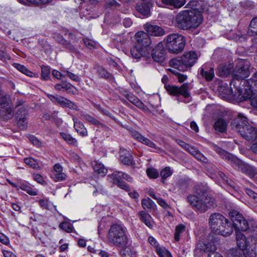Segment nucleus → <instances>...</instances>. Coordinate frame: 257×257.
<instances>
[{
  "label": "nucleus",
  "instance_id": "f257e3e1",
  "mask_svg": "<svg viewBox=\"0 0 257 257\" xmlns=\"http://www.w3.org/2000/svg\"><path fill=\"white\" fill-rule=\"evenodd\" d=\"M250 63L247 60L240 59L238 61L230 82V89L227 90L230 97L240 100L243 92L242 81L249 74Z\"/></svg>",
  "mask_w": 257,
  "mask_h": 257
},
{
  "label": "nucleus",
  "instance_id": "f03ea898",
  "mask_svg": "<svg viewBox=\"0 0 257 257\" xmlns=\"http://www.w3.org/2000/svg\"><path fill=\"white\" fill-rule=\"evenodd\" d=\"M187 202L198 214L203 213L209 208L216 206L215 199L207 194L206 190L199 186L193 188V194L186 198Z\"/></svg>",
  "mask_w": 257,
  "mask_h": 257
},
{
  "label": "nucleus",
  "instance_id": "7ed1b4c3",
  "mask_svg": "<svg viewBox=\"0 0 257 257\" xmlns=\"http://www.w3.org/2000/svg\"><path fill=\"white\" fill-rule=\"evenodd\" d=\"M106 239L109 245L121 248L120 253L122 257H128L129 255H127L128 252L127 247L129 237L125 227L118 224H112L108 229Z\"/></svg>",
  "mask_w": 257,
  "mask_h": 257
},
{
  "label": "nucleus",
  "instance_id": "20e7f679",
  "mask_svg": "<svg viewBox=\"0 0 257 257\" xmlns=\"http://www.w3.org/2000/svg\"><path fill=\"white\" fill-rule=\"evenodd\" d=\"M229 216L235 230L236 243L238 249H247L249 242L241 231H247L249 228V223L244 219L243 215L236 210H231L229 213Z\"/></svg>",
  "mask_w": 257,
  "mask_h": 257
},
{
  "label": "nucleus",
  "instance_id": "39448f33",
  "mask_svg": "<svg viewBox=\"0 0 257 257\" xmlns=\"http://www.w3.org/2000/svg\"><path fill=\"white\" fill-rule=\"evenodd\" d=\"M203 17L200 13L188 10L180 12L176 16V26L179 29L187 30L197 28L202 23Z\"/></svg>",
  "mask_w": 257,
  "mask_h": 257
},
{
  "label": "nucleus",
  "instance_id": "423d86ee",
  "mask_svg": "<svg viewBox=\"0 0 257 257\" xmlns=\"http://www.w3.org/2000/svg\"><path fill=\"white\" fill-rule=\"evenodd\" d=\"M209 224L212 231L224 236H229L233 232V225L221 214L214 213L210 215Z\"/></svg>",
  "mask_w": 257,
  "mask_h": 257
},
{
  "label": "nucleus",
  "instance_id": "0eeeda50",
  "mask_svg": "<svg viewBox=\"0 0 257 257\" xmlns=\"http://www.w3.org/2000/svg\"><path fill=\"white\" fill-rule=\"evenodd\" d=\"M166 48L170 53L178 54L181 52L185 47V37L178 33H172L167 36L164 40Z\"/></svg>",
  "mask_w": 257,
  "mask_h": 257
},
{
  "label": "nucleus",
  "instance_id": "6e6552de",
  "mask_svg": "<svg viewBox=\"0 0 257 257\" xmlns=\"http://www.w3.org/2000/svg\"><path fill=\"white\" fill-rule=\"evenodd\" d=\"M197 59V56L194 51L184 54L181 57L170 60V65L181 71H185L191 67Z\"/></svg>",
  "mask_w": 257,
  "mask_h": 257
},
{
  "label": "nucleus",
  "instance_id": "1a4fd4ad",
  "mask_svg": "<svg viewBox=\"0 0 257 257\" xmlns=\"http://www.w3.org/2000/svg\"><path fill=\"white\" fill-rule=\"evenodd\" d=\"M216 247L211 242L205 243L199 241L194 249L195 257H200L203 253H208L207 257H223L220 253L216 251Z\"/></svg>",
  "mask_w": 257,
  "mask_h": 257
},
{
  "label": "nucleus",
  "instance_id": "9d476101",
  "mask_svg": "<svg viewBox=\"0 0 257 257\" xmlns=\"http://www.w3.org/2000/svg\"><path fill=\"white\" fill-rule=\"evenodd\" d=\"M10 96H5L0 99V120L7 121L14 116V112L11 107Z\"/></svg>",
  "mask_w": 257,
  "mask_h": 257
},
{
  "label": "nucleus",
  "instance_id": "9b49d317",
  "mask_svg": "<svg viewBox=\"0 0 257 257\" xmlns=\"http://www.w3.org/2000/svg\"><path fill=\"white\" fill-rule=\"evenodd\" d=\"M242 83L243 92L240 98V101L246 100V99L250 98L254 87L257 88V71L252 75L250 79L244 80Z\"/></svg>",
  "mask_w": 257,
  "mask_h": 257
},
{
  "label": "nucleus",
  "instance_id": "f8f14e48",
  "mask_svg": "<svg viewBox=\"0 0 257 257\" xmlns=\"http://www.w3.org/2000/svg\"><path fill=\"white\" fill-rule=\"evenodd\" d=\"M237 162L234 169L248 176L249 177H253L257 174V168L255 167L247 164L241 160L238 159L236 160Z\"/></svg>",
  "mask_w": 257,
  "mask_h": 257
},
{
  "label": "nucleus",
  "instance_id": "ddd939ff",
  "mask_svg": "<svg viewBox=\"0 0 257 257\" xmlns=\"http://www.w3.org/2000/svg\"><path fill=\"white\" fill-rule=\"evenodd\" d=\"M135 37L137 46L142 48L143 49L146 48L147 51L150 53L151 50L150 47L151 40L148 34L143 32H138L136 34Z\"/></svg>",
  "mask_w": 257,
  "mask_h": 257
},
{
  "label": "nucleus",
  "instance_id": "4468645a",
  "mask_svg": "<svg viewBox=\"0 0 257 257\" xmlns=\"http://www.w3.org/2000/svg\"><path fill=\"white\" fill-rule=\"evenodd\" d=\"M153 7V3L149 0H143L136 4L135 9L137 12L143 18H148L151 16V8Z\"/></svg>",
  "mask_w": 257,
  "mask_h": 257
},
{
  "label": "nucleus",
  "instance_id": "2eb2a0df",
  "mask_svg": "<svg viewBox=\"0 0 257 257\" xmlns=\"http://www.w3.org/2000/svg\"><path fill=\"white\" fill-rule=\"evenodd\" d=\"M188 88L187 83H184L180 87L171 85L166 86V89L170 94L175 96L182 95L185 98H188L190 96Z\"/></svg>",
  "mask_w": 257,
  "mask_h": 257
},
{
  "label": "nucleus",
  "instance_id": "dca6fc26",
  "mask_svg": "<svg viewBox=\"0 0 257 257\" xmlns=\"http://www.w3.org/2000/svg\"><path fill=\"white\" fill-rule=\"evenodd\" d=\"M122 174H123V172L115 171L111 175H108V179L113 184L117 185L120 188L126 191H130V188L129 186L122 180V179H123V177L121 176Z\"/></svg>",
  "mask_w": 257,
  "mask_h": 257
},
{
  "label": "nucleus",
  "instance_id": "f3484780",
  "mask_svg": "<svg viewBox=\"0 0 257 257\" xmlns=\"http://www.w3.org/2000/svg\"><path fill=\"white\" fill-rule=\"evenodd\" d=\"M239 134L244 139L249 141H254L257 138V128L249 123L245 127L239 128Z\"/></svg>",
  "mask_w": 257,
  "mask_h": 257
},
{
  "label": "nucleus",
  "instance_id": "a211bd4d",
  "mask_svg": "<svg viewBox=\"0 0 257 257\" xmlns=\"http://www.w3.org/2000/svg\"><path fill=\"white\" fill-rule=\"evenodd\" d=\"M28 115V111L23 107H21L16 111L15 116L20 129L24 130L27 127Z\"/></svg>",
  "mask_w": 257,
  "mask_h": 257
},
{
  "label": "nucleus",
  "instance_id": "6ab92c4d",
  "mask_svg": "<svg viewBox=\"0 0 257 257\" xmlns=\"http://www.w3.org/2000/svg\"><path fill=\"white\" fill-rule=\"evenodd\" d=\"M211 147L223 159L227 161L232 166L233 168L235 166L236 160L239 159L232 155L231 154L223 150L222 148L219 147L216 145L213 144Z\"/></svg>",
  "mask_w": 257,
  "mask_h": 257
},
{
  "label": "nucleus",
  "instance_id": "aec40b11",
  "mask_svg": "<svg viewBox=\"0 0 257 257\" xmlns=\"http://www.w3.org/2000/svg\"><path fill=\"white\" fill-rule=\"evenodd\" d=\"M166 50L164 48L163 44L159 43L153 50L152 54L153 60L159 63H162L165 59Z\"/></svg>",
  "mask_w": 257,
  "mask_h": 257
},
{
  "label": "nucleus",
  "instance_id": "412c9836",
  "mask_svg": "<svg viewBox=\"0 0 257 257\" xmlns=\"http://www.w3.org/2000/svg\"><path fill=\"white\" fill-rule=\"evenodd\" d=\"M144 29L148 36L160 37L165 35V31L160 26L147 23L144 26Z\"/></svg>",
  "mask_w": 257,
  "mask_h": 257
},
{
  "label": "nucleus",
  "instance_id": "4be33fe9",
  "mask_svg": "<svg viewBox=\"0 0 257 257\" xmlns=\"http://www.w3.org/2000/svg\"><path fill=\"white\" fill-rule=\"evenodd\" d=\"M81 119L95 125L96 127L101 128L105 131L108 132L110 131V128L109 127L88 114L82 113L81 114Z\"/></svg>",
  "mask_w": 257,
  "mask_h": 257
},
{
  "label": "nucleus",
  "instance_id": "5701e85b",
  "mask_svg": "<svg viewBox=\"0 0 257 257\" xmlns=\"http://www.w3.org/2000/svg\"><path fill=\"white\" fill-rule=\"evenodd\" d=\"M247 124H248L247 118L239 113L237 116L231 121V126L233 129L239 133V128L245 127Z\"/></svg>",
  "mask_w": 257,
  "mask_h": 257
},
{
  "label": "nucleus",
  "instance_id": "b1692460",
  "mask_svg": "<svg viewBox=\"0 0 257 257\" xmlns=\"http://www.w3.org/2000/svg\"><path fill=\"white\" fill-rule=\"evenodd\" d=\"M216 176L219 177L223 182L227 185V189L230 190L238 191L239 187L238 185L231 179L228 177L223 172L218 171L216 172Z\"/></svg>",
  "mask_w": 257,
  "mask_h": 257
},
{
  "label": "nucleus",
  "instance_id": "393cba45",
  "mask_svg": "<svg viewBox=\"0 0 257 257\" xmlns=\"http://www.w3.org/2000/svg\"><path fill=\"white\" fill-rule=\"evenodd\" d=\"M119 160L124 165L131 166L134 164V159L132 154L129 151L124 148L120 149Z\"/></svg>",
  "mask_w": 257,
  "mask_h": 257
},
{
  "label": "nucleus",
  "instance_id": "a878e982",
  "mask_svg": "<svg viewBox=\"0 0 257 257\" xmlns=\"http://www.w3.org/2000/svg\"><path fill=\"white\" fill-rule=\"evenodd\" d=\"M97 74L99 77L108 80L111 84L115 83L113 76L102 66H98L96 68Z\"/></svg>",
  "mask_w": 257,
  "mask_h": 257
},
{
  "label": "nucleus",
  "instance_id": "bb28decb",
  "mask_svg": "<svg viewBox=\"0 0 257 257\" xmlns=\"http://www.w3.org/2000/svg\"><path fill=\"white\" fill-rule=\"evenodd\" d=\"M131 53L132 57L136 59H139L142 57H148L150 53L147 51L146 48L143 49L142 48L137 46H135L131 48Z\"/></svg>",
  "mask_w": 257,
  "mask_h": 257
},
{
  "label": "nucleus",
  "instance_id": "cd10ccee",
  "mask_svg": "<svg viewBox=\"0 0 257 257\" xmlns=\"http://www.w3.org/2000/svg\"><path fill=\"white\" fill-rule=\"evenodd\" d=\"M73 120L74 127L77 133L83 137L87 136L88 132L84 124L75 117H73Z\"/></svg>",
  "mask_w": 257,
  "mask_h": 257
},
{
  "label": "nucleus",
  "instance_id": "c85d7f7f",
  "mask_svg": "<svg viewBox=\"0 0 257 257\" xmlns=\"http://www.w3.org/2000/svg\"><path fill=\"white\" fill-rule=\"evenodd\" d=\"M200 74L207 81H211L214 76V69L212 67L203 65L200 69Z\"/></svg>",
  "mask_w": 257,
  "mask_h": 257
},
{
  "label": "nucleus",
  "instance_id": "c756f323",
  "mask_svg": "<svg viewBox=\"0 0 257 257\" xmlns=\"http://www.w3.org/2000/svg\"><path fill=\"white\" fill-rule=\"evenodd\" d=\"M218 75L220 76H227L233 71V66L231 64H220L218 66Z\"/></svg>",
  "mask_w": 257,
  "mask_h": 257
},
{
  "label": "nucleus",
  "instance_id": "7c9ffc66",
  "mask_svg": "<svg viewBox=\"0 0 257 257\" xmlns=\"http://www.w3.org/2000/svg\"><path fill=\"white\" fill-rule=\"evenodd\" d=\"M202 1L201 0H192L190 1L186 6V8L190 9L188 10V11H194L197 13L201 14V11H203V9L202 8Z\"/></svg>",
  "mask_w": 257,
  "mask_h": 257
},
{
  "label": "nucleus",
  "instance_id": "2f4dec72",
  "mask_svg": "<svg viewBox=\"0 0 257 257\" xmlns=\"http://www.w3.org/2000/svg\"><path fill=\"white\" fill-rule=\"evenodd\" d=\"M227 126V122L223 118H218L215 122L213 128L216 133H224L226 131Z\"/></svg>",
  "mask_w": 257,
  "mask_h": 257
},
{
  "label": "nucleus",
  "instance_id": "473e14b6",
  "mask_svg": "<svg viewBox=\"0 0 257 257\" xmlns=\"http://www.w3.org/2000/svg\"><path fill=\"white\" fill-rule=\"evenodd\" d=\"M54 38L56 41L63 45L65 48L68 49L70 51L73 52L75 50L74 46L66 40L62 35H56Z\"/></svg>",
  "mask_w": 257,
  "mask_h": 257
},
{
  "label": "nucleus",
  "instance_id": "72a5a7b5",
  "mask_svg": "<svg viewBox=\"0 0 257 257\" xmlns=\"http://www.w3.org/2000/svg\"><path fill=\"white\" fill-rule=\"evenodd\" d=\"M141 220L144 222L148 227L152 228L153 227V223L152 221L151 215L145 211L139 212Z\"/></svg>",
  "mask_w": 257,
  "mask_h": 257
},
{
  "label": "nucleus",
  "instance_id": "f704fd0d",
  "mask_svg": "<svg viewBox=\"0 0 257 257\" xmlns=\"http://www.w3.org/2000/svg\"><path fill=\"white\" fill-rule=\"evenodd\" d=\"M127 100L132 104L144 111H146L147 109V106L133 93L131 94Z\"/></svg>",
  "mask_w": 257,
  "mask_h": 257
},
{
  "label": "nucleus",
  "instance_id": "c9c22d12",
  "mask_svg": "<svg viewBox=\"0 0 257 257\" xmlns=\"http://www.w3.org/2000/svg\"><path fill=\"white\" fill-rule=\"evenodd\" d=\"M47 97L53 103L58 104L62 107H64L65 103L67 99L66 98L58 95H54L52 94H48Z\"/></svg>",
  "mask_w": 257,
  "mask_h": 257
},
{
  "label": "nucleus",
  "instance_id": "e433bc0d",
  "mask_svg": "<svg viewBox=\"0 0 257 257\" xmlns=\"http://www.w3.org/2000/svg\"><path fill=\"white\" fill-rule=\"evenodd\" d=\"M61 137L69 145L77 147L78 145L77 141L76 139L73 138L70 134L61 132L60 133Z\"/></svg>",
  "mask_w": 257,
  "mask_h": 257
},
{
  "label": "nucleus",
  "instance_id": "4c0bfd02",
  "mask_svg": "<svg viewBox=\"0 0 257 257\" xmlns=\"http://www.w3.org/2000/svg\"><path fill=\"white\" fill-rule=\"evenodd\" d=\"M74 87L69 83L63 82L60 84H57L55 86L56 90L72 92Z\"/></svg>",
  "mask_w": 257,
  "mask_h": 257
},
{
  "label": "nucleus",
  "instance_id": "58836bf2",
  "mask_svg": "<svg viewBox=\"0 0 257 257\" xmlns=\"http://www.w3.org/2000/svg\"><path fill=\"white\" fill-rule=\"evenodd\" d=\"M93 169L95 172L97 173L101 176H104L107 170L101 163L96 162L93 166Z\"/></svg>",
  "mask_w": 257,
  "mask_h": 257
},
{
  "label": "nucleus",
  "instance_id": "ea45409f",
  "mask_svg": "<svg viewBox=\"0 0 257 257\" xmlns=\"http://www.w3.org/2000/svg\"><path fill=\"white\" fill-rule=\"evenodd\" d=\"M189 185V181L184 179H180L176 183L177 187L182 193H184L187 190Z\"/></svg>",
  "mask_w": 257,
  "mask_h": 257
},
{
  "label": "nucleus",
  "instance_id": "a19ab883",
  "mask_svg": "<svg viewBox=\"0 0 257 257\" xmlns=\"http://www.w3.org/2000/svg\"><path fill=\"white\" fill-rule=\"evenodd\" d=\"M162 2L167 5L174 7L180 8L184 5L185 0H162Z\"/></svg>",
  "mask_w": 257,
  "mask_h": 257
},
{
  "label": "nucleus",
  "instance_id": "79ce46f5",
  "mask_svg": "<svg viewBox=\"0 0 257 257\" xmlns=\"http://www.w3.org/2000/svg\"><path fill=\"white\" fill-rule=\"evenodd\" d=\"M114 42L117 47L123 48L128 43L127 38L124 35L118 36L115 39H114Z\"/></svg>",
  "mask_w": 257,
  "mask_h": 257
},
{
  "label": "nucleus",
  "instance_id": "37998d69",
  "mask_svg": "<svg viewBox=\"0 0 257 257\" xmlns=\"http://www.w3.org/2000/svg\"><path fill=\"white\" fill-rule=\"evenodd\" d=\"M140 143L150 148L155 149L157 150V152H162L163 151L161 148L157 146V145L154 142H153L148 138L145 137L144 136L143 137Z\"/></svg>",
  "mask_w": 257,
  "mask_h": 257
},
{
  "label": "nucleus",
  "instance_id": "c03bdc74",
  "mask_svg": "<svg viewBox=\"0 0 257 257\" xmlns=\"http://www.w3.org/2000/svg\"><path fill=\"white\" fill-rule=\"evenodd\" d=\"M142 205L143 208L148 211L154 208L155 204L150 198H144L142 200Z\"/></svg>",
  "mask_w": 257,
  "mask_h": 257
},
{
  "label": "nucleus",
  "instance_id": "a18cd8bd",
  "mask_svg": "<svg viewBox=\"0 0 257 257\" xmlns=\"http://www.w3.org/2000/svg\"><path fill=\"white\" fill-rule=\"evenodd\" d=\"M247 33L251 36L257 35V17L253 18L251 21Z\"/></svg>",
  "mask_w": 257,
  "mask_h": 257
},
{
  "label": "nucleus",
  "instance_id": "49530a36",
  "mask_svg": "<svg viewBox=\"0 0 257 257\" xmlns=\"http://www.w3.org/2000/svg\"><path fill=\"white\" fill-rule=\"evenodd\" d=\"M24 162L26 164L29 166L30 167L40 170L41 167L38 163L37 161L32 158H26L24 159Z\"/></svg>",
  "mask_w": 257,
  "mask_h": 257
},
{
  "label": "nucleus",
  "instance_id": "de8ad7c7",
  "mask_svg": "<svg viewBox=\"0 0 257 257\" xmlns=\"http://www.w3.org/2000/svg\"><path fill=\"white\" fill-rule=\"evenodd\" d=\"M19 188L22 190L26 191L29 195L35 196L37 195V191L34 190L30 186L26 184L22 183L19 185Z\"/></svg>",
  "mask_w": 257,
  "mask_h": 257
},
{
  "label": "nucleus",
  "instance_id": "09e8293b",
  "mask_svg": "<svg viewBox=\"0 0 257 257\" xmlns=\"http://www.w3.org/2000/svg\"><path fill=\"white\" fill-rule=\"evenodd\" d=\"M231 257H247L245 254L244 250L238 248H232L229 251Z\"/></svg>",
  "mask_w": 257,
  "mask_h": 257
},
{
  "label": "nucleus",
  "instance_id": "8fccbe9b",
  "mask_svg": "<svg viewBox=\"0 0 257 257\" xmlns=\"http://www.w3.org/2000/svg\"><path fill=\"white\" fill-rule=\"evenodd\" d=\"M185 226L183 224H180L176 227L174 238L176 241H179L180 240V234L185 231Z\"/></svg>",
  "mask_w": 257,
  "mask_h": 257
},
{
  "label": "nucleus",
  "instance_id": "3c124183",
  "mask_svg": "<svg viewBox=\"0 0 257 257\" xmlns=\"http://www.w3.org/2000/svg\"><path fill=\"white\" fill-rule=\"evenodd\" d=\"M50 69L49 67L42 66L41 67V79L44 80H47L50 78Z\"/></svg>",
  "mask_w": 257,
  "mask_h": 257
},
{
  "label": "nucleus",
  "instance_id": "603ef678",
  "mask_svg": "<svg viewBox=\"0 0 257 257\" xmlns=\"http://www.w3.org/2000/svg\"><path fill=\"white\" fill-rule=\"evenodd\" d=\"M51 177L55 181H62L65 180L66 175L63 172H51Z\"/></svg>",
  "mask_w": 257,
  "mask_h": 257
},
{
  "label": "nucleus",
  "instance_id": "864d4df0",
  "mask_svg": "<svg viewBox=\"0 0 257 257\" xmlns=\"http://www.w3.org/2000/svg\"><path fill=\"white\" fill-rule=\"evenodd\" d=\"M173 174V171L170 167H166L162 169L160 172V176L163 179H166L171 176Z\"/></svg>",
  "mask_w": 257,
  "mask_h": 257
},
{
  "label": "nucleus",
  "instance_id": "5fc2aeb1",
  "mask_svg": "<svg viewBox=\"0 0 257 257\" xmlns=\"http://www.w3.org/2000/svg\"><path fill=\"white\" fill-rule=\"evenodd\" d=\"M14 66L19 71L27 76H32V72L29 70L25 66L17 63H15Z\"/></svg>",
  "mask_w": 257,
  "mask_h": 257
},
{
  "label": "nucleus",
  "instance_id": "6e6d98bb",
  "mask_svg": "<svg viewBox=\"0 0 257 257\" xmlns=\"http://www.w3.org/2000/svg\"><path fill=\"white\" fill-rule=\"evenodd\" d=\"M59 227L67 232H71L73 231V227L69 222H63L59 224Z\"/></svg>",
  "mask_w": 257,
  "mask_h": 257
},
{
  "label": "nucleus",
  "instance_id": "4d7b16f0",
  "mask_svg": "<svg viewBox=\"0 0 257 257\" xmlns=\"http://www.w3.org/2000/svg\"><path fill=\"white\" fill-rule=\"evenodd\" d=\"M147 173L150 178L156 179L159 177V173L158 171L154 168H148L147 169Z\"/></svg>",
  "mask_w": 257,
  "mask_h": 257
},
{
  "label": "nucleus",
  "instance_id": "13d9d810",
  "mask_svg": "<svg viewBox=\"0 0 257 257\" xmlns=\"http://www.w3.org/2000/svg\"><path fill=\"white\" fill-rule=\"evenodd\" d=\"M4 47V44L2 42H0V60L2 61L10 60V57L3 50Z\"/></svg>",
  "mask_w": 257,
  "mask_h": 257
},
{
  "label": "nucleus",
  "instance_id": "bf43d9fd",
  "mask_svg": "<svg viewBox=\"0 0 257 257\" xmlns=\"http://www.w3.org/2000/svg\"><path fill=\"white\" fill-rule=\"evenodd\" d=\"M131 136L139 142H141L144 136L141 134L139 132L135 130H132L130 131Z\"/></svg>",
  "mask_w": 257,
  "mask_h": 257
},
{
  "label": "nucleus",
  "instance_id": "052dcab7",
  "mask_svg": "<svg viewBox=\"0 0 257 257\" xmlns=\"http://www.w3.org/2000/svg\"><path fill=\"white\" fill-rule=\"evenodd\" d=\"M63 72H64V73H66V74H65V76L68 77L71 80H72L74 81H76V82L80 81V78L77 75L75 74L68 70H63Z\"/></svg>",
  "mask_w": 257,
  "mask_h": 257
},
{
  "label": "nucleus",
  "instance_id": "680f3d73",
  "mask_svg": "<svg viewBox=\"0 0 257 257\" xmlns=\"http://www.w3.org/2000/svg\"><path fill=\"white\" fill-rule=\"evenodd\" d=\"M68 107L73 110H78V106L74 102L67 98L63 107Z\"/></svg>",
  "mask_w": 257,
  "mask_h": 257
},
{
  "label": "nucleus",
  "instance_id": "e2e57ef3",
  "mask_svg": "<svg viewBox=\"0 0 257 257\" xmlns=\"http://www.w3.org/2000/svg\"><path fill=\"white\" fill-rule=\"evenodd\" d=\"M28 3L34 5L45 4L51 2L52 0H26Z\"/></svg>",
  "mask_w": 257,
  "mask_h": 257
},
{
  "label": "nucleus",
  "instance_id": "0e129e2a",
  "mask_svg": "<svg viewBox=\"0 0 257 257\" xmlns=\"http://www.w3.org/2000/svg\"><path fill=\"white\" fill-rule=\"evenodd\" d=\"M245 191L250 198H253L257 202V193L249 188H246Z\"/></svg>",
  "mask_w": 257,
  "mask_h": 257
},
{
  "label": "nucleus",
  "instance_id": "69168bd1",
  "mask_svg": "<svg viewBox=\"0 0 257 257\" xmlns=\"http://www.w3.org/2000/svg\"><path fill=\"white\" fill-rule=\"evenodd\" d=\"M195 157L203 163H207L208 161V159L199 151L197 153Z\"/></svg>",
  "mask_w": 257,
  "mask_h": 257
},
{
  "label": "nucleus",
  "instance_id": "338daca9",
  "mask_svg": "<svg viewBox=\"0 0 257 257\" xmlns=\"http://www.w3.org/2000/svg\"><path fill=\"white\" fill-rule=\"evenodd\" d=\"M33 177L34 180L40 184H43L45 182L43 177L40 174H34Z\"/></svg>",
  "mask_w": 257,
  "mask_h": 257
},
{
  "label": "nucleus",
  "instance_id": "774afa93",
  "mask_svg": "<svg viewBox=\"0 0 257 257\" xmlns=\"http://www.w3.org/2000/svg\"><path fill=\"white\" fill-rule=\"evenodd\" d=\"M247 99H250L251 105L257 109V94H254L253 95L252 94L251 97L249 98H247ZM246 100H247V99Z\"/></svg>",
  "mask_w": 257,
  "mask_h": 257
}]
</instances>
